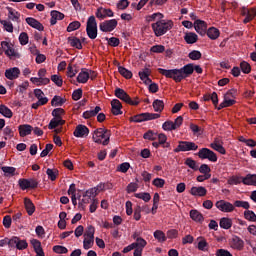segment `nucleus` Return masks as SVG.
Wrapping results in <instances>:
<instances>
[{"instance_id":"56","label":"nucleus","mask_w":256,"mask_h":256,"mask_svg":"<svg viewBox=\"0 0 256 256\" xmlns=\"http://www.w3.org/2000/svg\"><path fill=\"white\" fill-rule=\"evenodd\" d=\"M31 245H32L35 253H38L39 251H43V248L41 247V241H39L37 239H32Z\"/></svg>"},{"instance_id":"49","label":"nucleus","mask_w":256,"mask_h":256,"mask_svg":"<svg viewBox=\"0 0 256 256\" xmlns=\"http://www.w3.org/2000/svg\"><path fill=\"white\" fill-rule=\"evenodd\" d=\"M240 69L242 73H245L246 75H249V73H251V65L246 61L240 63Z\"/></svg>"},{"instance_id":"63","label":"nucleus","mask_w":256,"mask_h":256,"mask_svg":"<svg viewBox=\"0 0 256 256\" xmlns=\"http://www.w3.org/2000/svg\"><path fill=\"white\" fill-rule=\"evenodd\" d=\"M151 53H165V46L154 45L150 48Z\"/></svg>"},{"instance_id":"24","label":"nucleus","mask_w":256,"mask_h":256,"mask_svg":"<svg viewBox=\"0 0 256 256\" xmlns=\"http://www.w3.org/2000/svg\"><path fill=\"white\" fill-rule=\"evenodd\" d=\"M190 218L192 221H195V223H203L205 221V218L203 217V214L199 212V210H190Z\"/></svg>"},{"instance_id":"47","label":"nucleus","mask_w":256,"mask_h":256,"mask_svg":"<svg viewBox=\"0 0 256 256\" xmlns=\"http://www.w3.org/2000/svg\"><path fill=\"white\" fill-rule=\"evenodd\" d=\"M143 139L155 141L157 139V133H155L153 130H148L146 133H144Z\"/></svg>"},{"instance_id":"16","label":"nucleus","mask_w":256,"mask_h":256,"mask_svg":"<svg viewBox=\"0 0 256 256\" xmlns=\"http://www.w3.org/2000/svg\"><path fill=\"white\" fill-rule=\"evenodd\" d=\"M19 75H21V70L17 67L6 69L5 71V77L6 79H9V81H14V79H19Z\"/></svg>"},{"instance_id":"2","label":"nucleus","mask_w":256,"mask_h":256,"mask_svg":"<svg viewBox=\"0 0 256 256\" xmlns=\"http://www.w3.org/2000/svg\"><path fill=\"white\" fill-rule=\"evenodd\" d=\"M94 143L109 145V140L111 139V131L105 129V128H97L94 131L93 137H92Z\"/></svg>"},{"instance_id":"53","label":"nucleus","mask_w":256,"mask_h":256,"mask_svg":"<svg viewBox=\"0 0 256 256\" xmlns=\"http://www.w3.org/2000/svg\"><path fill=\"white\" fill-rule=\"evenodd\" d=\"M18 185L20 189H22V191H27V189H29V179H25V178L19 179Z\"/></svg>"},{"instance_id":"64","label":"nucleus","mask_w":256,"mask_h":256,"mask_svg":"<svg viewBox=\"0 0 256 256\" xmlns=\"http://www.w3.org/2000/svg\"><path fill=\"white\" fill-rule=\"evenodd\" d=\"M243 15H248L252 20L256 17V8L244 9Z\"/></svg>"},{"instance_id":"5","label":"nucleus","mask_w":256,"mask_h":256,"mask_svg":"<svg viewBox=\"0 0 256 256\" xmlns=\"http://www.w3.org/2000/svg\"><path fill=\"white\" fill-rule=\"evenodd\" d=\"M159 117H161V114L146 112L131 117L130 121L133 123H143V121H153L154 119H159Z\"/></svg>"},{"instance_id":"28","label":"nucleus","mask_w":256,"mask_h":256,"mask_svg":"<svg viewBox=\"0 0 256 256\" xmlns=\"http://www.w3.org/2000/svg\"><path fill=\"white\" fill-rule=\"evenodd\" d=\"M206 35L209 37V39L215 41V39H219V35H221V33L219 32V29L210 27L208 30H206Z\"/></svg>"},{"instance_id":"3","label":"nucleus","mask_w":256,"mask_h":256,"mask_svg":"<svg viewBox=\"0 0 256 256\" xmlns=\"http://www.w3.org/2000/svg\"><path fill=\"white\" fill-rule=\"evenodd\" d=\"M158 72L160 75H163L167 79H173L175 83H181L183 78V74L181 72V69H163V68H158Z\"/></svg>"},{"instance_id":"46","label":"nucleus","mask_w":256,"mask_h":256,"mask_svg":"<svg viewBox=\"0 0 256 256\" xmlns=\"http://www.w3.org/2000/svg\"><path fill=\"white\" fill-rule=\"evenodd\" d=\"M80 27H81V22H79V21H73V22H71V23L68 25L66 31H67L68 33H72V31H77V29H79Z\"/></svg>"},{"instance_id":"7","label":"nucleus","mask_w":256,"mask_h":256,"mask_svg":"<svg viewBox=\"0 0 256 256\" xmlns=\"http://www.w3.org/2000/svg\"><path fill=\"white\" fill-rule=\"evenodd\" d=\"M197 149H199V146L195 142L179 141L178 146L174 149V153L197 151Z\"/></svg>"},{"instance_id":"1","label":"nucleus","mask_w":256,"mask_h":256,"mask_svg":"<svg viewBox=\"0 0 256 256\" xmlns=\"http://www.w3.org/2000/svg\"><path fill=\"white\" fill-rule=\"evenodd\" d=\"M152 30L156 37H163L167 31H171L173 29V22L171 20H158L156 23L151 25Z\"/></svg>"},{"instance_id":"13","label":"nucleus","mask_w":256,"mask_h":256,"mask_svg":"<svg viewBox=\"0 0 256 256\" xmlns=\"http://www.w3.org/2000/svg\"><path fill=\"white\" fill-rule=\"evenodd\" d=\"M194 29L201 35V37H205V35H207V22L203 20H195Z\"/></svg>"},{"instance_id":"8","label":"nucleus","mask_w":256,"mask_h":256,"mask_svg":"<svg viewBox=\"0 0 256 256\" xmlns=\"http://www.w3.org/2000/svg\"><path fill=\"white\" fill-rule=\"evenodd\" d=\"M1 47L4 50V53L9 59H19L21 55L15 51V48H13V44L11 42L2 41Z\"/></svg>"},{"instance_id":"38","label":"nucleus","mask_w":256,"mask_h":256,"mask_svg":"<svg viewBox=\"0 0 256 256\" xmlns=\"http://www.w3.org/2000/svg\"><path fill=\"white\" fill-rule=\"evenodd\" d=\"M154 239H157L159 243H165V241H167V236H165V232L156 230L154 232Z\"/></svg>"},{"instance_id":"57","label":"nucleus","mask_w":256,"mask_h":256,"mask_svg":"<svg viewBox=\"0 0 256 256\" xmlns=\"http://www.w3.org/2000/svg\"><path fill=\"white\" fill-rule=\"evenodd\" d=\"M84 235L88 239H95V227L92 225L88 226Z\"/></svg>"},{"instance_id":"6","label":"nucleus","mask_w":256,"mask_h":256,"mask_svg":"<svg viewBox=\"0 0 256 256\" xmlns=\"http://www.w3.org/2000/svg\"><path fill=\"white\" fill-rule=\"evenodd\" d=\"M86 33L89 39H97V20L90 16L86 23Z\"/></svg>"},{"instance_id":"52","label":"nucleus","mask_w":256,"mask_h":256,"mask_svg":"<svg viewBox=\"0 0 256 256\" xmlns=\"http://www.w3.org/2000/svg\"><path fill=\"white\" fill-rule=\"evenodd\" d=\"M244 217L245 219H247V221H252V222L256 221V214L252 210L244 211Z\"/></svg>"},{"instance_id":"11","label":"nucleus","mask_w":256,"mask_h":256,"mask_svg":"<svg viewBox=\"0 0 256 256\" xmlns=\"http://www.w3.org/2000/svg\"><path fill=\"white\" fill-rule=\"evenodd\" d=\"M10 247L16 248L18 251H23L29 247V243H27V240H21V238L13 236L11 238Z\"/></svg>"},{"instance_id":"42","label":"nucleus","mask_w":256,"mask_h":256,"mask_svg":"<svg viewBox=\"0 0 256 256\" xmlns=\"http://www.w3.org/2000/svg\"><path fill=\"white\" fill-rule=\"evenodd\" d=\"M65 103V100L60 96H54L51 100L52 107H61Z\"/></svg>"},{"instance_id":"30","label":"nucleus","mask_w":256,"mask_h":256,"mask_svg":"<svg viewBox=\"0 0 256 256\" xmlns=\"http://www.w3.org/2000/svg\"><path fill=\"white\" fill-rule=\"evenodd\" d=\"M242 183L244 185H253L256 187V174H247L244 178H242Z\"/></svg>"},{"instance_id":"43","label":"nucleus","mask_w":256,"mask_h":256,"mask_svg":"<svg viewBox=\"0 0 256 256\" xmlns=\"http://www.w3.org/2000/svg\"><path fill=\"white\" fill-rule=\"evenodd\" d=\"M211 149H214V151H218L221 155H225L227 151L225 150V147L223 145L218 143H211L210 144Z\"/></svg>"},{"instance_id":"41","label":"nucleus","mask_w":256,"mask_h":256,"mask_svg":"<svg viewBox=\"0 0 256 256\" xmlns=\"http://www.w3.org/2000/svg\"><path fill=\"white\" fill-rule=\"evenodd\" d=\"M157 17H158L159 21H161V19H163L165 16L161 12H157L152 15L146 16V21H147V23H151V22L155 21L157 19Z\"/></svg>"},{"instance_id":"14","label":"nucleus","mask_w":256,"mask_h":256,"mask_svg":"<svg viewBox=\"0 0 256 256\" xmlns=\"http://www.w3.org/2000/svg\"><path fill=\"white\" fill-rule=\"evenodd\" d=\"M95 15L97 19L103 21V19H107V17H114L115 13H113V10L111 9H105L103 7H100L97 9Z\"/></svg>"},{"instance_id":"55","label":"nucleus","mask_w":256,"mask_h":256,"mask_svg":"<svg viewBox=\"0 0 256 256\" xmlns=\"http://www.w3.org/2000/svg\"><path fill=\"white\" fill-rule=\"evenodd\" d=\"M9 15H11L12 21H19V17H21V14L18 11L13 10L11 7H7Z\"/></svg>"},{"instance_id":"39","label":"nucleus","mask_w":256,"mask_h":256,"mask_svg":"<svg viewBox=\"0 0 256 256\" xmlns=\"http://www.w3.org/2000/svg\"><path fill=\"white\" fill-rule=\"evenodd\" d=\"M134 197H136L137 199H142V201H144L145 203H149V201H151V194L147 192L136 193L134 194Z\"/></svg>"},{"instance_id":"27","label":"nucleus","mask_w":256,"mask_h":256,"mask_svg":"<svg viewBox=\"0 0 256 256\" xmlns=\"http://www.w3.org/2000/svg\"><path fill=\"white\" fill-rule=\"evenodd\" d=\"M70 47H74L75 49H83V44H81V40L75 36L68 37L67 39Z\"/></svg>"},{"instance_id":"10","label":"nucleus","mask_w":256,"mask_h":256,"mask_svg":"<svg viewBox=\"0 0 256 256\" xmlns=\"http://www.w3.org/2000/svg\"><path fill=\"white\" fill-rule=\"evenodd\" d=\"M117 25V19H111L100 23L99 28L102 33H111V31H115V29H117Z\"/></svg>"},{"instance_id":"17","label":"nucleus","mask_w":256,"mask_h":256,"mask_svg":"<svg viewBox=\"0 0 256 256\" xmlns=\"http://www.w3.org/2000/svg\"><path fill=\"white\" fill-rule=\"evenodd\" d=\"M26 23L33 29H37V31H44V29H45L43 24H41V22H39L37 19H35L33 17H27Z\"/></svg>"},{"instance_id":"40","label":"nucleus","mask_w":256,"mask_h":256,"mask_svg":"<svg viewBox=\"0 0 256 256\" xmlns=\"http://www.w3.org/2000/svg\"><path fill=\"white\" fill-rule=\"evenodd\" d=\"M98 191H99V189H97V188H91L83 194V197H88L90 200L92 199V201H93V199H95V197H97Z\"/></svg>"},{"instance_id":"44","label":"nucleus","mask_w":256,"mask_h":256,"mask_svg":"<svg viewBox=\"0 0 256 256\" xmlns=\"http://www.w3.org/2000/svg\"><path fill=\"white\" fill-rule=\"evenodd\" d=\"M189 59L192 61H199L203 55L201 54V51L199 50H193L188 54Z\"/></svg>"},{"instance_id":"33","label":"nucleus","mask_w":256,"mask_h":256,"mask_svg":"<svg viewBox=\"0 0 256 256\" xmlns=\"http://www.w3.org/2000/svg\"><path fill=\"white\" fill-rule=\"evenodd\" d=\"M1 170L4 173V177H13L15 176V171H17V168L12 166H2Z\"/></svg>"},{"instance_id":"26","label":"nucleus","mask_w":256,"mask_h":256,"mask_svg":"<svg viewBox=\"0 0 256 256\" xmlns=\"http://www.w3.org/2000/svg\"><path fill=\"white\" fill-rule=\"evenodd\" d=\"M184 41H186L188 45H193L194 43H197V41H199V36H197L195 32H189L185 34Z\"/></svg>"},{"instance_id":"29","label":"nucleus","mask_w":256,"mask_h":256,"mask_svg":"<svg viewBox=\"0 0 256 256\" xmlns=\"http://www.w3.org/2000/svg\"><path fill=\"white\" fill-rule=\"evenodd\" d=\"M24 206H25V209H26L28 215L31 216V215H33V213H35V204H33V201H31V199L25 198Z\"/></svg>"},{"instance_id":"54","label":"nucleus","mask_w":256,"mask_h":256,"mask_svg":"<svg viewBox=\"0 0 256 256\" xmlns=\"http://www.w3.org/2000/svg\"><path fill=\"white\" fill-rule=\"evenodd\" d=\"M1 25H3L5 31L8 33H13V23L7 20H0Z\"/></svg>"},{"instance_id":"9","label":"nucleus","mask_w":256,"mask_h":256,"mask_svg":"<svg viewBox=\"0 0 256 256\" xmlns=\"http://www.w3.org/2000/svg\"><path fill=\"white\" fill-rule=\"evenodd\" d=\"M197 156L199 159H208L212 163H217V154L209 148H202L198 151Z\"/></svg>"},{"instance_id":"12","label":"nucleus","mask_w":256,"mask_h":256,"mask_svg":"<svg viewBox=\"0 0 256 256\" xmlns=\"http://www.w3.org/2000/svg\"><path fill=\"white\" fill-rule=\"evenodd\" d=\"M215 207L222 211V213H233L235 211V206L231 202L225 200H219L215 203Z\"/></svg>"},{"instance_id":"48","label":"nucleus","mask_w":256,"mask_h":256,"mask_svg":"<svg viewBox=\"0 0 256 256\" xmlns=\"http://www.w3.org/2000/svg\"><path fill=\"white\" fill-rule=\"evenodd\" d=\"M46 174L48 175V179H50V181H55L57 179V175H59V171L48 168L46 170Z\"/></svg>"},{"instance_id":"18","label":"nucleus","mask_w":256,"mask_h":256,"mask_svg":"<svg viewBox=\"0 0 256 256\" xmlns=\"http://www.w3.org/2000/svg\"><path fill=\"white\" fill-rule=\"evenodd\" d=\"M190 194H192L193 197H205V195H207V188L203 186H193L190 189Z\"/></svg>"},{"instance_id":"45","label":"nucleus","mask_w":256,"mask_h":256,"mask_svg":"<svg viewBox=\"0 0 256 256\" xmlns=\"http://www.w3.org/2000/svg\"><path fill=\"white\" fill-rule=\"evenodd\" d=\"M185 165H187V167H189L190 169H193V171H199V166H197V162L192 158H187L185 160Z\"/></svg>"},{"instance_id":"60","label":"nucleus","mask_w":256,"mask_h":256,"mask_svg":"<svg viewBox=\"0 0 256 256\" xmlns=\"http://www.w3.org/2000/svg\"><path fill=\"white\" fill-rule=\"evenodd\" d=\"M190 129L194 135H203V128L199 127L196 124L191 123Z\"/></svg>"},{"instance_id":"4","label":"nucleus","mask_w":256,"mask_h":256,"mask_svg":"<svg viewBox=\"0 0 256 256\" xmlns=\"http://www.w3.org/2000/svg\"><path fill=\"white\" fill-rule=\"evenodd\" d=\"M114 95H115V97H117V99L124 101V103H127L128 105L136 106L139 104L138 98H135L134 100L131 99V96H129V94H127V92H125V90H123L121 88H116Z\"/></svg>"},{"instance_id":"19","label":"nucleus","mask_w":256,"mask_h":256,"mask_svg":"<svg viewBox=\"0 0 256 256\" xmlns=\"http://www.w3.org/2000/svg\"><path fill=\"white\" fill-rule=\"evenodd\" d=\"M183 79H187V77H191V74L194 73L195 68L193 63H189L180 68Z\"/></svg>"},{"instance_id":"22","label":"nucleus","mask_w":256,"mask_h":256,"mask_svg":"<svg viewBox=\"0 0 256 256\" xmlns=\"http://www.w3.org/2000/svg\"><path fill=\"white\" fill-rule=\"evenodd\" d=\"M231 243L233 249H237L238 251H242L243 247H245V242L239 236H233Z\"/></svg>"},{"instance_id":"61","label":"nucleus","mask_w":256,"mask_h":256,"mask_svg":"<svg viewBox=\"0 0 256 256\" xmlns=\"http://www.w3.org/2000/svg\"><path fill=\"white\" fill-rule=\"evenodd\" d=\"M20 45H27L29 43V35L27 32H21L19 35Z\"/></svg>"},{"instance_id":"59","label":"nucleus","mask_w":256,"mask_h":256,"mask_svg":"<svg viewBox=\"0 0 256 256\" xmlns=\"http://www.w3.org/2000/svg\"><path fill=\"white\" fill-rule=\"evenodd\" d=\"M105 39L106 41H108V45H110V47H119V43H121V41L117 37H111V38L106 37Z\"/></svg>"},{"instance_id":"36","label":"nucleus","mask_w":256,"mask_h":256,"mask_svg":"<svg viewBox=\"0 0 256 256\" xmlns=\"http://www.w3.org/2000/svg\"><path fill=\"white\" fill-rule=\"evenodd\" d=\"M0 114L7 119H11V117H13V111H11L9 107L5 105H0Z\"/></svg>"},{"instance_id":"20","label":"nucleus","mask_w":256,"mask_h":256,"mask_svg":"<svg viewBox=\"0 0 256 256\" xmlns=\"http://www.w3.org/2000/svg\"><path fill=\"white\" fill-rule=\"evenodd\" d=\"M63 19H65V14L57 10L51 11L50 25H57V21H63Z\"/></svg>"},{"instance_id":"51","label":"nucleus","mask_w":256,"mask_h":256,"mask_svg":"<svg viewBox=\"0 0 256 256\" xmlns=\"http://www.w3.org/2000/svg\"><path fill=\"white\" fill-rule=\"evenodd\" d=\"M54 253H58L59 255H64L65 253H69V250L65 246L56 245L53 247Z\"/></svg>"},{"instance_id":"25","label":"nucleus","mask_w":256,"mask_h":256,"mask_svg":"<svg viewBox=\"0 0 256 256\" xmlns=\"http://www.w3.org/2000/svg\"><path fill=\"white\" fill-rule=\"evenodd\" d=\"M89 81V69L82 68L81 72L77 76L78 83H87Z\"/></svg>"},{"instance_id":"21","label":"nucleus","mask_w":256,"mask_h":256,"mask_svg":"<svg viewBox=\"0 0 256 256\" xmlns=\"http://www.w3.org/2000/svg\"><path fill=\"white\" fill-rule=\"evenodd\" d=\"M111 107H112V113L114 115H123V111H121V109L123 108V105H121V101L117 99H113L111 101Z\"/></svg>"},{"instance_id":"50","label":"nucleus","mask_w":256,"mask_h":256,"mask_svg":"<svg viewBox=\"0 0 256 256\" xmlns=\"http://www.w3.org/2000/svg\"><path fill=\"white\" fill-rule=\"evenodd\" d=\"M235 207H242V209H249L251 205L247 201L243 200H236L234 201V209Z\"/></svg>"},{"instance_id":"35","label":"nucleus","mask_w":256,"mask_h":256,"mask_svg":"<svg viewBox=\"0 0 256 256\" xmlns=\"http://www.w3.org/2000/svg\"><path fill=\"white\" fill-rule=\"evenodd\" d=\"M134 245L135 249H139L140 251H143L145 247H147V240L143 238H137L135 242L132 243Z\"/></svg>"},{"instance_id":"23","label":"nucleus","mask_w":256,"mask_h":256,"mask_svg":"<svg viewBox=\"0 0 256 256\" xmlns=\"http://www.w3.org/2000/svg\"><path fill=\"white\" fill-rule=\"evenodd\" d=\"M20 137H27V135H31L33 131V126L29 124H23L18 126Z\"/></svg>"},{"instance_id":"15","label":"nucleus","mask_w":256,"mask_h":256,"mask_svg":"<svg viewBox=\"0 0 256 256\" xmlns=\"http://www.w3.org/2000/svg\"><path fill=\"white\" fill-rule=\"evenodd\" d=\"M73 135L74 137L78 138L87 137V135H89V128H87V126L83 124H79L78 126H76Z\"/></svg>"},{"instance_id":"31","label":"nucleus","mask_w":256,"mask_h":256,"mask_svg":"<svg viewBox=\"0 0 256 256\" xmlns=\"http://www.w3.org/2000/svg\"><path fill=\"white\" fill-rule=\"evenodd\" d=\"M152 107L156 113H162L165 109V102L163 100L156 99L152 103Z\"/></svg>"},{"instance_id":"37","label":"nucleus","mask_w":256,"mask_h":256,"mask_svg":"<svg viewBox=\"0 0 256 256\" xmlns=\"http://www.w3.org/2000/svg\"><path fill=\"white\" fill-rule=\"evenodd\" d=\"M118 72L120 73V75H122V77H124L125 79H131L133 77V72H131L130 70H128L127 68L123 67V66H119L118 67Z\"/></svg>"},{"instance_id":"34","label":"nucleus","mask_w":256,"mask_h":256,"mask_svg":"<svg viewBox=\"0 0 256 256\" xmlns=\"http://www.w3.org/2000/svg\"><path fill=\"white\" fill-rule=\"evenodd\" d=\"M221 229H231L233 227V220L230 218H221L219 223Z\"/></svg>"},{"instance_id":"62","label":"nucleus","mask_w":256,"mask_h":256,"mask_svg":"<svg viewBox=\"0 0 256 256\" xmlns=\"http://www.w3.org/2000/svg\"><path fill=\"white\" fill-rule=\"evenodd\" d=\"M130 167L131 164H129V162H124L117 167V171H120V173H127Z\"/></svg>"},{"instance_id":"32","label":"nucleus","mask_w":256,"mask_h":256,"mask_svg":"<svg viewBox=\"0 0 256 256\" xmlns=\"http://www.w3.org/2000/svg\"><path fill=\"white\" fill-rule=\"evenodd\" d=\"M99 111H101V108L99 106H96L93 110H88L83 112V118L91 119V117H95L99 115Z\"/></svg>"},{"instance_id":"58","label":"nucleus","mask_w":256,"mask_h":256,"mask_svg":"<svg viewBox=\"0 0 256 256\" xmlns=\"http://www.w3.org/2000/svg\"><path fill=\"white\" fill-rule=\"evenodd\" d=\"M162 129L164 131H175V126L173 125V121L168 120L162 124Z\"/></svg>"}]
</instances>
